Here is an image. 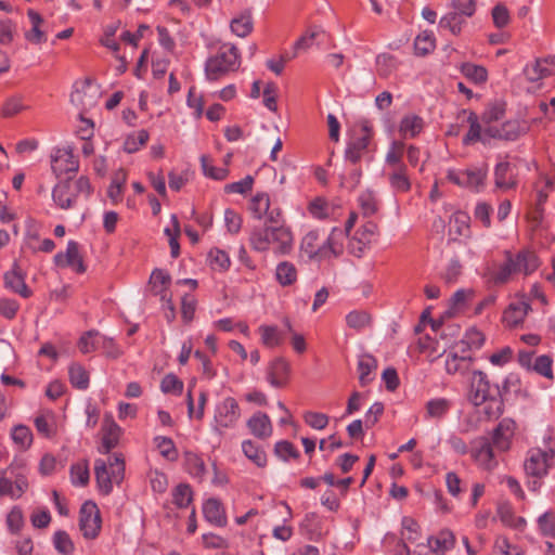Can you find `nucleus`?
<instances>
[{
    "mask_svg": "<svg viewBox=\"0 0 555 555\" xmlns=\"http://www.w3.org/2000/svg\"><path fill=\"white\" fill-rule=\"evenodd\" d=\"M468 400L475 406L488 402L485 414L488 418H499L504 412L503 399H499L495 387L491 390L488 376L482 371H474L470 379Z\"/></svg>",
    "mask_w": 555,
    "mask_h": 555,
    "instance_id": "nucleus-1",
    "label": "nucleus"
},
{
    "mask_svg": "<svg viewBox=\"0 0 555 555\" xmlns=\"http://www.w3.org/2000/svg\"><path fill=\"white\" fill-rule=\"evenodd\" d=\"M268 235L272 236L273 250L279 255H287L293 247V234L285 225L255 227L250 232L249 243L256 251L269 250Z\"/></svg>",
    "mask_w": 555,
    "mask_h": 555,
    "instance_id": "nucleus-2",
    "label": "nucleus"
},
{
    "mask_svg": "<svg viewBox=\"0 0 555 555\" xmlns=\"http://www.w3.org/2000/svg\"><path fill=\"white\" fill-rule=\"evenodd\" d=\"M93 192L90 180L86 176L78 179L70 178L60 181L52 190V198L55 205L64 210L73 209L79 199L88 201Z\"/></svg>",
    "mask_w": 555,
    "mask_h": 555,
    "instance_id": "nucleus-3",
    "label": "nucleus"
},
{
    "mask_svg": "<svg viewBox=\"0 0 555 555\" xmlns=\"http://www.w3.org/2000/svg\"><path fill=\"white\" fill-rule=\"evenodd\" d=\"M555 450L548 448L542 450L540 448L530 449L525 460L524 468L530 478L527 487L530 491L538 492L542 485L543 478L547 476L548 470L554 465Z\"/></svg>",
    "mask_w": 555,
    "mask_h": 555,
    "instance_id": "nucleus-4",
    "label": "nucleus"
},
{
    "mask_svg": "<svg viewBox=\"0 0 555 555\" xmlns=\"http://www.w3.org/2000/svg\"><path fill=\"white\" fill-rule=\"evenodd\" d=\"M240 51L232 43H223L214 56L205 64V75L208 80L215 81L230 72H235L241 64Z\"/></svg>",
    "mask_w": 555,
    "mask_h": 555,
    "instance_id": "nucleus-5",
    "label": "nucleus"
},
{
    "mask_svg": "<svg viewBox=\"0 0 555 555\" xmlns=\"http://www.w3.org/2000/svg\"><path fill=\"white\" fill-rule=\"evenodd\" d=\"M125 462L121 454H114L108 464L99 459L94 463V474L100 492L107 495L113 490V482L119 483L124 478Z\"/></svg>",
    "mask_w": 555,
    "mask_h": 555,
    "instance_id": "nucleus-6",
    "label": "nucleus"
},
{
    "mask_svg": "<svg viewBox=\"0 0 555 555\" xmlns=\"http://www.w3.org/2000/svg\"><path fill=\"white\" fill-rule=\"evenodd\" d=\"M488 176V165L469 166L464 170H449L447 178L450 182L475 192L483 189Z\"/></svg>",
    "mask_w": 555,
    "mask_h": 555,
    "instance_id": "nucleus-7",
    "label": "nucleus"
},
{
    "mask_svg": "<svg viewBox=\"0 0 555 555\" xmlns=\"http://www.w3.org/2000/svg\"><path fill=\"white\" fill-rule=\"evenodd\" d=\"M469 452L475 464L482 470L493 472L499 466L498 451L489 437L477 438Z\"/></svg>",
    "mask_w": 555,
    "mask_h": 555,
    "instance_id": "nucleus-8",
    "label": "nucleus"
},
{
    "mask_svg": "<svg viewBox=\"0 0 555 555\" xmlns=\"http://www.w3.org/2000/svg\"><path fill=\"white\" fill-rule=\"evenodd\" d=\"M240 417L241 409L237 401L232 397H228L216 405L214 429L221 435L223 429L233 428Z\"/></svg>",
    "mask_w": 555,
    "mask_h": 555,
    "instance_id": "nucleus-9",
    "label": "nucleus"
},
{
    "mask_svg": "<svg viewBox=\"0 0 555 555\" xmlns=\"http://www.w3.org/2000/svg\"><path fill=\"white\" fill-rule=\"evenodd\" d=\"M101 515L98 505L92 501H87L81 505L79 527L83 538L93 540L101 530Z\"/></svg>",
    "mask_w": 555,
    "mask_h": 555,
    "instance_id": "nucleus-10",
    "label": "nucleus"
},
{
    "mask_svg": "<svg viewBox=\"0 0 555 555\" xmlns=\"http://www.w3.org/2000/svg\"><path fill=\"white\" fill-rule=\"evenodd\" d=\"M291 374V363L283 357L274 358L266 369V379L274 388L286 387L289 383Z\"/></svg>",
    "mask_w": 555,
    "mask_h": 555,
    "instance_id": "nucleus-11",
    "label": "nucleus"
},
{
    "mask_svg": "<svg viewBox=\"0 0 555 555\" xmlns=\"http://www.w3.org/2000/svg\"><path fill=\"white\" fill-rule=\"evenodd\" d=\"M515 430L516 423L512 418L505 417L500 421L489 438L498 452H507L511 449Z\"/></svg>",
    "mask_w": 555,
    "mask_h": 555,
    "instance_id": "nucleus-12",
    "label": "nucleus"
},
{
    "mask_svg": "<svg viewBox=\"0 0 555 555\" xmlns=\"http://www.w3.org/2000/svg\"><path fill=\"white\" fill-rule=\"evenodd\" d=\"M528 127L526 122L518 119H511L503 122L500 127L487 126L486 135H490L492 139H499L504 141H515L521 134L526 133Z\"/></svg>",
    "mask_w": 555,
    "mask_h": 555,
    "instance_id": "nucleus-13",
    "label": "nucleus"
},
{
    "mask_svg": "<svg viewBox=\"0 0 555 555\" xmlns=\"http://www.w3.org/2000/svg\"><path fill=\"white\" fill-rule=\"evenodd\" d=\"M372 135V128L369 121H364L361 125L360 135L348 143L345 151V158L352 164H358L361 160L362 155L367 151Z\"/></svg>",
    "mask_w": 555,
    "mask_h": 555,
    "instance_id": "nucleus-14",
    "label": "nucleus"
},
{
    "mask_svg": "<svg viewBox=\"0 0 555 555\" xmlns=\"http://www.w3.org/2000/svg\"><path fill=\"white\" fill-rule=\"evenodd\" d=\"M54 263L57 267H69L76 273H85L87 270L82 256L79 253V244L75 241L67 243L65 253H57L54 256Z\"/></svg>",
    "mask_w": 555,
    "mask_h": 555,
    "instance_id": "nucleus-15",
    "label": "nucleus"
},
{
    "mask_svg": "<svg viewBox=\"0 0 555 555\" xmlns=\"http://www.w3.org/2000/svg\"><path fill=\"white\" fill-rule=\"evenodd\" d=\"M52 171L60 178L63 175L77 172L79 169V162L73 154L72 149H59L52 156Z\"/></svg>",
    "mask_w": 555,
    "mask_h": 555,
    "instance_id": "nucleus-16",
    "label": "nucleus"
},
{
    "mask_svg": "<svg viewBox=\"0 0 555 555\" xmlns=\"http://www.w3.org/2000/svg\"><path fill=\"white\" fill-rule=\"evenodd\" d=\"M121 434V428L114 421L111 414H105L102 423V443L99 451L107 454L114 449L118 442Z\"/></svg>",
    "mask_w": 555,
    "mask_h": 555,
    "instance_id": "nucleus-17",
    "label": "nucleus"
},
{
    "mask_svg": "<svg viewBox=\"0 0 555 555\" xmlns=\"http://www.w3.org/2000/svg\"><path fill=\"white\" fill-rule=\"evenodd\" d=\"M4 287L18 294L23 298H29L33 295L31 289L25 283V276L20 264L14 261L12 269L3 275Z\"/></svg>",
    "mask_w": 555,
    "mask_h": 555,
    "instance_id": "nucleus-18",
    "label": "nucleus"
},
{
    "mask_svg": "<svg viewBox=\"0 0 555 555\" xmlns=\"http://www.w3.org/2000/svg\"><path fill=\"white\" fill-rule=\"evenodd\" d=\"M515 166L508 162H500L494 167V184L496 189L508 191L516 189L518 181Z\"/></svg>",
    "mask_w": 555,
    "mask_h": 555,
    "instance_id": "nucleus-19",
    "label": "nucleus"
},
{
    "mask_svg": "<svg viewBox=\"0 0 555 555\" xmlns=\"http://www.w3.org/2000/svg\"><path fill=\"white\" fill-rule=\"evenodd\" d=\"M461 354L457 351H450L446 358V371L450 375L465 374L469 371L473 361L469 352H466L465 348L460 349Z\"/></svg>",
    "mask_w": 555,
    "mask_h": 555,
    "instance_id": "nucleus-20",
    "label": "nucleus"
},
{
    "mask_svg": "<svg viewBox=\"0 0 555 555\" xmlns=\"http://www.w3.org/2000/svg\"><path fill=\"white\" fill-rule=\"evenodd\" d=\"M247 427L251 435L259 439L269 438L273 431L270 417L268 414L260 411L254 413L247 421Z\"/></svg>",
    "mask_w": 555,
    "mask_h": 555,
    "instance_id": "nucleus-21",
    "label": "nucleus"
},
{
    "mask_svg": "<svg viewBox=\"0 0 555 555\" xmlns=\"http://www.w3.org/2000/svg\"><path fill=\"white\" fill-rule=\"evenodd\" d=\"M530 309V306L525 301H515L508 305L503 312V323L511 328L519 326Z\"/></svg>",
    "mask_w": 555,
    "mask_h": 555,
    "instance_id": "nucleus-22",
    "label": "nucleus"
},
{
    "mask_svg": "<svg viewBox=\"0 0 555 555\" xmlns=\"http://www.w3.org/2000/svg\"><path fill=\"white\" fill-rule=\"evenodd\" d=\"M467 121L469 124V129L465 137L463 138V144L469 145L476 142H482L483 144H488L491 138L490 135H486V128L482 129L477 114L470 112L467 117Z\"/></svg>",
    "mask_w": 555,
    "mask_h": 555,
    "instance_id": "nucleus-23",
    "label": "nucleus"
},
{
    "mask_svg": "<svg viewBox=\"0 0 555 555\" xmlns=\"http://www.w3.org/2000/svg\"><path fill=\"white\" fill-rule=\"evenodd\" d=\"M347 236L343 229L333 228L326 241L323 243V250L321 251L325 258L332 256L337 257L344 250V237Z\"/></svg>",
    "mask_w": 555,
    "mask_h": 555,
    "instance_id": "nucleus-24",
    "label": "nucleus"
},
{
    "mask_svg": "<svg viewBox=\"0 0 555 555\" xmlns=\"http://www.w3.org/2000/svg\"><path fill=\"white\" fill-rule=\"evenodd\" d=\"M455 538L452 531L441 530L437 535L429 537L427 545L437 555H444L454 546Z\"/></svg>",
    "mask_w": 555,
    "mask_h": 555,
    "instance_id": "nucleus-25",
    "label": "nucleus"
},
{
    "mask_svg": "<svg viewBox=\"0 0 555 555\" xmlns=\"http://www.w3.org/2000/svg\"><path fill=\"white\" fill-rule=\"evenodd\" d=\"M203 513L207 521L216 526H224L227 522L224 508L217 499H208L203 505Z\"/></svg>",
    "mask_w": 555,
    "mask_h": 555,
    "instance_id": "nucleus-26",
    "label": "nucleus"
},
{
    "mask_svg": "<svg viewBox=\"0 0 555 555\" xmlns=\"http://www.w3.org/2000/svg\"><path fill=\"white\" fill-rule=\"evenodd\" d=\"M513 262L516 271L524 272L526 275L534 272L540 266L538 256L531 250H520L513 257Z\"/></svg>",
    "mask_w": 555,
    "mask_h": 555,
    "instance_id": "nucleus-27",
    "label": "nucleus"
},
{
    "mask_svg": "<svg viewBox=\"0 0 555 555\" xmlns=\"http://www.w3.org/2000/svg\"><path fill=\"white\" fill-rule=\"evenodd\" d=\"M495 393L499 399H505L508 395L526 396V392L521 389V379L516 373H509L503 380L502 386H495Z\"/></svg>",
    "mask_w": 555,
    "mask_h": 555,
    "instance_id": "nucleus-28",
    "label": "nucleus"
},
{
    "mask_svg": "<svg viewBox=\"0 0 555 555\" xmlns=\"http://www.w3.org/2000/svg\"><path fill=\"white\" fill-rule=\"evenodd\" d=\"M513 273H517V271L513 262V255L507 251L506 261L496 271L489 273V281L494 285H503L509 281Z\"/></svg>",
    "mask_w": 555,
    "mask_h": 555,
    "instance_id": "nucleus-29",
    "label": "nucleus"
},
{
    "mask_svg": "<svg viewBox=\"0 0 555 555\" xmlns=\"http://www.w3.org/2000/svg\"><path fill=\"white\" fill-rule=\"evenodd\" d=\"M231 31L237 37H247L254 28L253 15L250 10H245L230 23Z\"/></svg>",
    "mask_w": 555,
    "mask_h": 555,
    "instance_id": "nucleus-30",
    "label": "nucleus"
},
{
    "mask_svg": "<svg viewBox=\"0 0 555 555\" xmlns=\"http://www.w3.org/2000/svg\"><path fill=\"white\" fill-rule=\"evenodd\" d=\"M7 470L13 480L16 494L22 496L28 489L26 467L23 463H12Z\"/></svg>",
    "mask_w": 555,
    "mask_h": 555,
    "instance_id": "nucleus-31",
    "label": "nucleus"
},
{
    "mask_svg": "<svg viewBox=\"0 0 555 555\" xmlns=\"http://www.w3.org/2000/svg\"><path fill=\"white\" fill-rule=\"evenodd\" d=\"M388 181L391 189L398 193H406L411 190V181L406 167H398L388 173Z\"/></svg>",
    "mask_w": 555,
    "mask_h": 555,
    "instance_id": "nucleus-32",
    "label": "nucleus"
},
{
    "mask_svg": "<svg viewBox=\"0 0 555 555\" xmlns=\"http://www.w3.org/2000/svg\"><path fill=\"white\" fill-rule=\"evenodd\" d=\"M424 127V120L414 114L404 116L399 125L400 134L406 138H415L421 133Z\"/></svg>",
    "mask_w": 555,
    "mask_h": 555,
    "instance_id": "nucleus-33",
    "label": "nucleus"
},
{
    "mask_svg": "<svg viewBox=\"0 0 555 555\" xmlns=\"http://www.w3.org/2000/svg\"><path fill=\"white\" fill-rule=\"evenodd\" d=\"M300 248L311 259L312 258L324 259V256L321 253L323 250V244L322 245L319 244L318 231L308 232L302 237Z\"/></svg>",
    "mask_w": 555,
    "mask_h": 555,
    "instance_id": "nucleus-34",
    "label": "nucleus"
},
{
    "mask_svg": "<svg viewBox=\"0 0 555 555\" xmlns=\"http://www.w3.org/2000/svg\"><path fill=\"white\" fill-rule=\"evenodd\" d=\"M377 361L371 354H363L359 358L358 361V372H359V382L362 387L369 385L373 377L372 372L376 370Z\"/></svg>",
    "mask_w": 555,
    "mask_h": 555,
    "instance_id": "nucleus-35",
    "label": "nucleus"
},
{
    "mask_svg": "<svg viewBox=\"0 0 555 555\" xmlns=\"http://www.w3.org/2000/svg\"><path fill=\"white\" fill-rule=\"evenodd\" d=\"M170 281V275L162 269H155L151 274L150 284L152 285V289L155 295H160L162 300H165L168 296L167 287Z\"/></svg>",
    "mask_w": 555,
    "mask_h": 555,
    "instance_id": "nucleus-36",
    "label": "nucleus"
},
{
    "mask_svg": "<svg viewBox=\"0 0 555 555\" xmlns=\"http://www.w3.org/2000/svg\"><path fill=\"white\" fill-rule=\"evenodd\" d=\"M297 269L289 261H282L276 266L275 278L280 285L291 286L297 281Z\"/></svg>",
    "mask_w": 555,
    "mask_h": 555,
    "instance_id": "nucleus-37",
    "label": "nucleus"
},
{
    "mask_svg": "<svg viewBox=\"0 0 555 555\" xmlns=\"http://www.w3.org/2000/svg\"><path fill=\"white\" fill-rule=\"evenodd\" d=\"M466 20L467 17L452 10L440 18L439 26L450 30L454 36H457L466 24Z\"/></svg>",
    "mask_w": 555,
    "mask_h": 555,
    "instance_id": "nucleus-38",
    "label": "nucleus"
},
{
    "mask_svg": "<svg viewBox=\"0 0 555 555\" xmlns=\"http://www.w3.org/2000/svg\"><path fill=\"white\" fill-rule=\"evenodd\" d=\"M68 375L69 382L74 388L85 390L89 387V373L81 364H70Z\"/></svg>",
    "mask_w": 555,
    "mask_h": 555,
    "instance_id": "nucleus-39",
    "label": "nucleus"
},
{
    "mask_svg": "<svg viewBox=\"0 0 555 555\" xmlns=\"http://www.w3.org/2000/svg\"><path fill=\"white\" fill-rule=\"evenodd\" d=\"M269 208L270 197L268 193L258 192L251 197L249 209L253 212L254 218L261 220L266 214H268Z\"/></svg>",
    "mask_w": 555,
    "mask_h": 555,
    "instance_id": "nucleus-40",
    "label": "nucleus"
},
{
    "mask_svg": "<svg viewBox=\"0 0 555 555\" xmlns=\"http://www.w3.org/2000/svg\"><path fill=\"white\" fill-rule=\"evenodd\" d=\"M242 450L246 457H248L258 467H264L267 464L266 452L254 441L244 440L242 443Z\"/></svg>",
    "mask_w": 555,
    "mask_h": 555,
    "instance_id": "nucleus-41",
    "label": "nucleus"
},
{
    "mask_svg": "<svg viewBox=\"0 0 555 555\" xmlns=\"http://www.w3.org/2000/svg\"><path fill=\"white\" fill-rule=\"evenodd\" d=\"M450 408L451 402L446 398L431 399L426 403V417L442 418Z\"/></svg>",
    "mask_w": 555,
    "mask_h": 555,
    "instance_id": "nucleus-42",
    "label": "nucleus"
},
{
    "mask_svg": "<svg viewBox=\"0 0 555 555\" xmlns=\"http://www.w3.org/2000/svg\"><path fill=\"white\" fill-rule=\"evenodd\" d=\"M185 467L190 475L202 479L206 474L204 460L194 452H185Z\"/></svg>",
    "mask_w": 555,
    "mask_h": 555,
    "instance_id": "nucleus-43",
    "label": "nucleus"
},
{
    "mask_svg": "<svg viewBox=\"0 0 555 555\" xmlns=\"http://www.w3.org/2000/svg\"><path fill=\"white\" fill-rule=\"evenodd\" d=\"M100 341H102V335L96 331H89L80 337L78 348L85 354L90 353L100 349Z\"/></svg>",
    "mask_w": 555,
    "mask_h": 555,
    "instance_id": "nucleus-44",
    "label": "nucleus"
},
{
    "mask_svg": "<svg viewBox=\"0 0 555 555\" xmlns=\"http://www.w3.org/2000/svg\"><path fill=\"white\" fill-rule=\"evenodd\" d=\"M193 500V492L188 483H179L172 491V502L179 508H185Z\"/></svg>",
    "mask_w": 555,
    "mask_h": 555,
    "instance_id": "nucleus-45",
    "label": "nucleus"
},
{
    "mask_svg": "<svg viewBox=\"0 0 555 555\" xmlns=\"http://www.w3.org/2000/svg\"><path fill=\"white\" fill-rule=\"evenodd\" d=\"M149 132L145 129L139 130L137 133L129 134L124 142V151L132 154L145 145L149 141Z\"/></svg>",
    "mask_w": 555,
    "mask_h": 555,
    "instance_id": "nucleus-46",
    "label": "nucleus"
},
{
    "mask_svg": "<svg viewBox=\"0 0 555 555\" xmlns=\"http://www.w3.org/2000/svg\"><path fill=\"white\" fill-rule=\"evenodd\" d=\"M461 73L475 83H482L488 78V72L483 66L472 63H464L461 66Z\"/></svg>",
    "mask_w": 555,
    "mask_h": 555,
    "instance_id": "nucleus-47",
    "label": "nucleus"
},
{
    "mask_svg": "<svg viewBox=\"0 0 555 555\" xmlns=\"http://www.w3.org/2000/svg\"><path fill=\"white\" fill-rule=\"evenodd\" d=\"M261 334V341L269 348L276 347L282 344L283 337L276 326L261 325L259 327Z\"/></svg>",
    "mask_w": 555,
    "mask_h": 555,
    "instance_id": "nucleus-48",
    "label": "nucleus"
},
{
    "mask_svg": "<svg viewBox=\"0 0 555 555\" xmlns=\"http://www.w3.org/2000/svg\"><path fill=\"white\" fill-rule=\"evenodd\" d=\"M154 443L165 459L169 461L178 459V450L171 438L157 436L154 438Z\"/></svg>",
    "mask_w": 555,
    "mask_h": 555,
    "instance_id": "nucleus-49",
    "label": "nucleus"
},
{
    "mask_svg": "<svg viewBox=\"0 0 555 555\" xmlns=\"http://www.w3.org/2000/svg\"><path fill=\"white\" fill-rule=\"evenodd\" d=\"M403 152L404 143L401 141H393L386 154L387 165L391 166L392 169H396L398 167H406L402 163Z\"/></svg>",
    "mask_w": 555,
    "mask_h": 555,
    "instance_id": "nucleus-50",
    "label": "nucleus"
},
{
    "mask_svg": "<svg viewBox=\"0 0 555 555\" xmlns=\"http://www.w3.org/2000/svg\"><path fill=\"white\" fill-rule=\"evenodd\" d=\"M435 49V38L431 33L423 31L414 40L416 55L424 56Z\"/></svg>",
    "mask_w": 555,
    "mask_h": 555,
    "instance_id": "nucleus-51",
    "label": "nucleus"
},
{
    "mask_svg": "<svg viewBox=\"0 0 555 555\" xmlns=\"http://www.w3.org/2000/svg\"><path fill=\"white\" fill-rule=\"evenodd\" d=\"M11 437L15 444L21 449L26 450L31 446L33 434L27 426L16 425L11 433Z\"/></svg>",
    "mask_w": 555,
    "mask_h": 555,
    "instance_id": "nucleus-52",
    "label": "nucleus"
},
{
    "mask_svg": "<svg viewBox=\"0 0 555 555\" xmlns=\"http://www.w3.org/2000/svg\"><path fill=\"white\" fill-rule=\"evenodd\" d=\"M524 74L529 81L535 82L544 77H547L552 74V70L542 63V61L537 60L533 64L527 65L524 69Z\"/></svg>",
    "mask_w": 555,
    "mask_h": 555,
    "instance_id": "nucleus-53",
    "label": "nucleus"
},
{
    "mask_svg": "<svg viewBox=\"0 0 555 555\" xmlns=\"http://www.w3.org/2000/svg\"><path fill=\"white\" fill-rule=\"evenodd\" d=\"M485 343V336L481 332H479L476 328L469 330L464 339H462L457 345L456 348H465L466 352H469L472 348H480Z\"/></svg>",
    "mask_w": 555,
    "mask_h": 555,
    "instance_id": "nucleus-54",
    "label": "nucleus"
},
{
    "mask_svg": "<svg viewBox=\"0 0 555 555\" xmlns=\"http://www.w3.org/2000/svg\"><path fill=\"white\" fill-rule=\"evenodd\" d=\"M53 545L62 555H69L74 552V543L66 531L59 530L53 535Z\"/></svg>",
    "mask_w": 555,
    "mask_h": 555,
    "instance_id": "nucleus-55",
    "label": "nucleus"
},
{
    "mask_svg": "<svg viewBox=\"0 0 555 555\" xmlns=\"http://www.w3.org/2000/svg\"><path fill=\"white\" fill-rule=\"evenodd\" d=\"M201 164L204 175L215 179L224 180L228 177L229 170L224 167H215L211 165V159L207 155L201 157Z\"/></svg>",
    "mask_w": 555,
    "mask_h": 555,
    "instance_id": "nucleus-56",
    "label": "nucleus"
},
{
    "mask_svg": "<svg viewBox=\"0 0 555 555\" xmlns=\"http://www.w3.org/2000/svg\"><path fill=\"white\" fill-rule=\"evenodd\" d=\"M126 182V173L124 170H119L115 173L111 185L107 190V195L113 203H117L122 196V186Z\"/></svg>",
    "mask_w": 555,
    "mask_h": 555,
    "instance_id": "nucleus-57",
    "label": "nucleus"
},
{
    "mask_svg": "<svg viewBox=\"0 0 555 555\" xmlns=\"http://www.w3.org/2000/svg\"><path fill=\"white\" fill-rule=\"evenodd\" d=\"M533 372L538 373L541 376H544L548 379L554 378L553 374V360L547 354L539 356L532 366Z\"/></svg>",
    "mask_w": 555,
    "mask_h": 555,
    "instance_id": "nucleus-58",
    "label": "nucleus"
},
{
    "mask_svg": "<svg viewBox=\"0 0 555 555\" xmlns=\"http://www.w3.org/2000/svg\"><path fill=\"white\" fill-rule=\"evenodd\" d=\"M89 469L87 464L76 463L70 466V479L73 485L85 487L89 482Z\"/></svg>",
    "mask_w": 555,
    "mask_h": 555,
    "instance_id": "nucleus-59",
    "label": "nucleus"
},
{
    "mask_svg": "<svg viewBox=\"0 0 555 555\" xmlns=\"http://www.w3.org/2000/svg\"><path fill=\"white\" fill-rule=\"evenodd\" d=\"M370 315L365 311L354 310L346 315V323L350 328L360 331L370 324Z\"/></svg>",
    "mask_w": 555,
    "mask_h": 555,
    "instance_id": "nucleus-60",
    "label": "nucleus"
},
{
    "mask_svg": "<svg viewBox=\"0 0 555 555\" xmlns=\"http://www.w3.org/2000/svg\"><path fill=\"white\" fill-rule=\"evenodd\" d=\"M160 389L164 393L181 395L183 391V382L175 374L170 373L165 375L162 379Z\"/></svg>",
    "mask_w": 555,
    "mask_h": 555,
    "instance_id": "nucleus-61",
    "label": "nucleus"
},
{
    "mask_svg": "<svg viewBox=\"0 0 555 555\" xmlns=\"http://www.w3.org/2000/svg\"><path fill=\"white\" fill-rule=\"evenodd\" d=\"M274 452L283 461H288L289 459H298L300 456L299 451L294 447L292 442L287 440L276 442Z\"/></svg>",
    "mask_w": 555,
    "mask_h": 555,
    "instance_id": "nucleus-62",
    "label": "nucleus"
},
{
    "mask_svg": "<svg viewBox=\"0 0 555 555\" xmlns=\"http://www.w3.org/2000/svg\"><path fill=\"white\" fill-rule=\"evenodd\" d=\"M24 109H26V106L23 104V96L13 95L4 102L2 106V115L4 117H12Z\"/></svg>",
    "mask_w": 555,
    "mask_h": 555,
    "instance_id": "nucleus-63",
    "label": "nucleus"
},
{
    "mask_svg": "<svg viewBox=\"0 0 555 555\" xmlns=\"http://www.w3.org/2000/svg\"><path fill=\"white\" fill-rule=\"evenodd\" d=\"M538 525L543 535L553 537L555 534V515L553 512H545L538 518Z\"/></svg>",
    "mask_w": 555,
    "mask_h": 555,
    "instance_id": "nucleus-64",
    "label": "nucleus"
}]
</instances>
